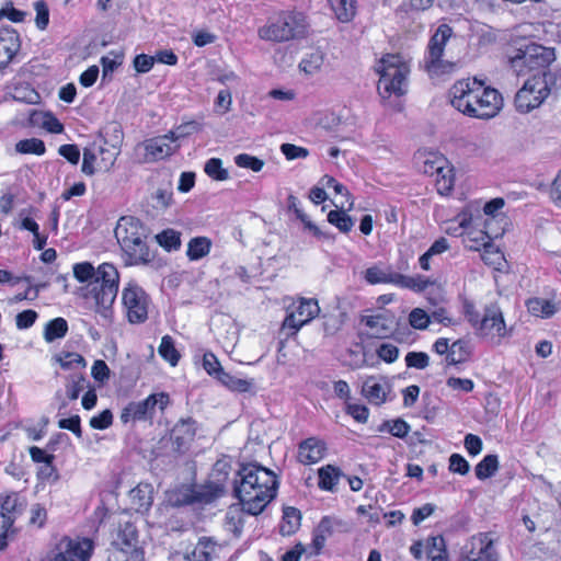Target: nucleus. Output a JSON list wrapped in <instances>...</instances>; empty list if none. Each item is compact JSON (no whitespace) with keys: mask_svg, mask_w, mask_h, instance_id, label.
Listing matches in <instances>:
<instances>
[{"mask_svg":"<svg viewBox=\"0 0 561 561\" xmlns=\"http://www.w3.org/2000/svg\"><path fill=\"white\" fill-rule=\"evenodd\" d=\"M450 104L460 113L474 118L494 117L503 105L500 92L485 87L478 79H462L454 83L449 90Z\"/></svg>","mask_w":561,"mask_h":561,"instance_id":"obj_1","label":"nucleus"},{"mask_svg":"<svg viewBox=\"0 0 561 561\" xmlns=\"http://www.w3.org/2000/svg\"><path fill=\"white\" fill-rule=\"evenodd\" d=\"M99 284H93L84 295L91 301V309L103 325L114 320V302L118 294L119 272L113 263H102Z\"/></svg>","mask_w":561,"mask_h":561,"instance_id":"obj_2","label":"nucleus"},{"mask_svg":"<svg viewBox=\"0 0 561 561\" xmlns=\"http://www.w3.org/2000/svg\"><path fill=\"white\" fill-rule=\"evenodd\" d=\"M115 237L125 255L126 265L147 264L151 254L147 244V229L133 216L119 218L115 227Z\"/></svg>","mask_w":561,"mask_h":561,"instance_id":"obj_3","label":"nucleus"},{"mask_svg":"<svg viewBox=\"0 0 561 561\" xmlns=\"http://www.w3.org/2000/svg\"><path fill=\"white\" fill-rule=\"evenodd\" d=\"M278 481L275 473L259 465L248 461V515H259L276 496Z\"/></svg>","mask_w":561,"mask_h":561,"instance_id":"obj_4","label":"nucleus"},{"mask_svg":"<svg viewBox=\"0 0 561 561\" xmlns=\"http://www.w3.org/2000/svg\"><path fill=\"white\" fill-rule=\"evenodd\" d=\"M556 59L554 49L529 42L512 48L507 54L510 68L516 76H526L531 71L542 72Z\"/></svg>","mask_w":561,"mask_h":561,"instance_id":"obj_5","label":"nucleus"},{"mask_svg":"<svg viewBox=\"0 0 561 561\" xmlns=\"http://www.w3.org/2000/svg\"><path fill=\"white\" fill-rule=\"evenodd\" d=\"M379 73L378 92L382 98L392 94L403 95L407 92L409 65L400 55H386L376 66Z\"/></svg>","mask_w":561,"mask_h":561,"instance_id":"obj_6","label":"nucleus"},{"mask_svg":"<svg viewBox=\"0 0 561 561\" xmlns=\"http://www.w3.org/2000/svg\"><path fill=\"white\" fill-rule=\"evenodd\" d=\"M307 18L298 11H285L259 28V36L265 41L287 42L304 37L308 31Z\"/></svg>","mask_w":561,"mask_h":561,"instance_id":"obj_7","label":"nucleus"},{"mask_svg":"<svg viewBox=\"0 0 561 561\" xmlns=\"http://www.w3.org/2000/svg\"><path fill=\"white\" fill-rule=\"evenodd\" d=\"M121 144L122 137L116 135L111 144L104 140L102 144L94 142L85 148L81 171L85 175H93L98 171H110L121 152Z\"/></svg>","mask_w":561,"mask_h":561,"instance_id":"obj_8","label":"nucleus"},{"mask_svg":"<svg viewBox=\"0 0 561 561\" xmlns=\"http://www.w3.org/2000/svg\"><path fill=\"white\" fill-rule=\"evenodd\" d=\"M123 313L131 324L144 323L148 319L150 297L135 280H128L121 291Z\"/></svg>","mask_w":561,"mask_h":561,"instance_id":"obj_9","label":"nucleus"},{"mask_svg":"<svg viewBox=\"0 0 561 561\" xmlns=\"http://www.w3.org/2000/svg\"><path fill=\"white\" fill-rule=\"evenodd\" d=\"M453 35V28L447 24H440L432 35L427 54L423 60V67L431 76H440L451 69V64L443 60L445 45Z\"/></svg>","mask_w":561,"mask_h":561,"instance_id":"obj_10","label":"nucleus"},{"mask_svg":"<svg viewBox=\"0 0 561 561\" xmlns=\"http://www.w3.org/2000/svg\"><path fill=\"white\" fill-rule=\"evenodd\" d=\"M365 280L370 285L376 284H392L397 287L411 289L414 291H423L432 283L424 276H407L391 268H381L378 265L368 267L364 274Z\"/></svg>","mask_w":561,"mask_h":561,"instance_id":"obj_11","label":"nucleus"},{"mask_svg":"<svg viewBox=\"0 0 561 561\" xmlns=\"http://www.w3.org/2000/svg\"><path fill=\"white\" fill-rule=\"evenodd\" d=\"M94 542L84 537H62L46 556V561H90Z\"/></svg>","mask_w":561,"mask_h":561,"instance_id":"obj_12","label":"nucleus"},{"mask_svg":"<svg viewBox=\"0 0 561 561\" xmlns=\"http://www.w3.org/2000/svg\"><path fill=\"white\" fill-rule=\"evenodd\" d=\"M550 88L545 76H534L517 91L514 104L517 112L526 114L539 107L549 96Z\"/></svg>","mask_w":561,"mask_h":561,"instance_id":"obj_13","label":"nucleus"},{"mask_svg":"<svg viewBox=\"0 0 561 561\" xmlns=\"http://www.w3.org/2000/svg\"><path fill=\"white\" fill-rule=\"evenodd\" d=\"M170 403L165 392L150 394L145 400L128 403L121 413V421L125 424L135 421H147L154 414L156 409L163 411Z\"/></svg>","mask_w":561,"mask_h":561,"instance_id":"obj_14","label":"nucleus"},{"mask_svg":"<svg viewBox=\"0 0 561 561\" xmlns=\"http://www.w3.org/2000/svg\"><path fill=\"white\" fill-rule=\"evenodd\" d=\"M423 172L435 176V185L440 195H447L454 187V168L442 154L431 153L424 161Z\"/></svg>","mask_w":561,"mask_h":561,"instance_id":"obj_15","label":"nucleus"},{"mask_svg":"<svg viewBox=\"0 0 561 561\" xmlns=\"http://www.w3.org/2000/svg\"><path fill=\"white\" fill-rule=\"evenodd\" d=\"M320 312L318 301L312 298H300L298 305L288 312L282 324V333L295 335L301 327L313 320Z\"/></svg>","mask_w":561,"mask_h":561,"instance_id":"obj_16","label":"nucleus"},{"mask_svg":"<svg viewBox=\"0 0 561 561\" xmlns=\"http://www.w3.org/2000/svg\"><path fill=\"white\" fill-rule=\"evenodd\" d=\"M499 554L490 534L472 536L465 546L460 561H497Z\"/></svg>","mask_w":561,"mask_h":561,"instance_id":"obj_17","label":"nucleus"},{"mask_svg":"<svg viewBox=\"0 0 561 561\" xmlns=\"http://www.w3.org/2000/svg\"><path fill=\"white\" fill-rule=\"evenodd\" d=\"M244 470V465H241L240 470L238 471V479L236 480L233 486L234 497L239 502L237 504H232L229 507L225 523L227 530L231 531L238 537L241 536L244 528V500L242 496V486L245 483V474H243Z\"/></svg>","mask_w":561,"mask_h":561,"instance_id":"obj_18","label":"nucleus"},{"mask_svg":"<svg viewBox=\"0 0 561 561\" xmlns=\"http://www.w3.org/2000/svg\"><path fill=\"white\" fill-rule=\"evenodd\" d=\"M145 150V161L153 162L170 157L180 148L179 142H174L171 136H159L146 140L142 144Z\"/></svg>","mask_w":561,"mask_h":561,"instance_id":"obj_19","label":"nucleus"},{"mask_svg":"<svg viewBox=\"0 0 561 561\" xmlns=\"http://www.w3.org/2000/svg\"><path fill=\"white\" fill-rule=\"evenodd\" d=\"M362 323L369 329L368 336L386 339L393 332L396 318L391 312L383 310L376 314L363 317Z\"/></svg>","mask_w":561,"mask_h":561,"instance_id":"obj_20","label":"nucleus"},{"mask_svg":"<svg viewBox=\"0 0 561 561\" xmlns=\"http://www.w3.org/2000/svg\"><path fill=\"white\" fill-rule=\"evenodd\" d=\"M390 391L391 385L389 380L382 376H369L362 386V394L369 403L375 405L385 403Z\"/></svg>","mask_w":561,"mask_h":561,"instance_id":"obj_21","label":"nucleus"},{"mask_svg":"<svg viewBox=\"0 0 561 561\" xmlns=\"http://www.w3.org/2000/svg\"><path fill=\"white\" fill-rule=\"evenodd\" d=\"M478 330L485 336L503 337L506 335V325L499 307L492 305L485 308Z\"/></svg>","mask_w":561,"mask_h":561,"instance_id":"obj_22","label":"nucleus"},{"mask_svg":"<svg viewBox=\"0 0 561 561\" xmlns=\"http://www.w3.org/2000/svg\"><path fill=\"white\" fill-rule=\"evenodd\" d=\"M19 34L13 28H0V69L5 68L20 50Z\"/></svg>","mask_w":561,"mask_h":561,"instance_id":"obj_23","label":"nucleus"},{"mask_svg":"<svg viewBox=\"0 0 561 561\" xmlns=\"http://www.w3.org/2000/svg\"><path fill=\"white\" fill-rule=\"evenodd\" d=\"M479 234V238L473 239V241L477 242V247L472 248L474 250H480V247H482V261L486 265L492 266L495 270H500L504 261L503 253L492 244V237L489 234V232L480 231Z\"/></svg>","mask_w":561,"mask_h":561,"instance_id":"obj_24","label":"nucleus"},{"mask_svg":"<svg viewBox=\"0 0 561 561\" xmlns=\"http://www.w3.org/2000/svg\"><path fill=\"white\" fill-rule=\"evenodd\" d=\"M325 451L324 442L316 437H309L299 444L298 460L302 465L317 463L325 456Z\"/></svg>","mask_w":561,"mask_h":561,"instance_id":"obj_25","label":"nucleus"},{"mask_svg":"<svg viewBox=\"0 0 561 561\" xmlns=\"http://www.w3.org/2000/svg\"><path fill=\"white\" fill-rule=\"evenodd\" d=\"M193 490V503L208 504L217 500L224 494V486L219 482H207L198 485Z\"/></svg>","mask_w":561,"mask_h":561,"instance_id":"obj_26","label":"nucleus"},{"mask_svg":"<svg viewBox=\"0 0 561 561\" xmlns=\"http://www.w3.org/2000/svg\"><path fill=\"white\" fill-rule=\"evenodd\" d=\"M30 121L32 125L39 126L51 134H61L64 131V125L49 112L33 111L30 114Z\"/></svg>","mask_w":561,"mask_h":561,"instance_id":"obj_27","label":"nucleus"},{"mask_svg":"<svg viewBox=\"0 0 561 561\" xmlns=\"http://www.w3.org/2000/svg\"><path fill=\"white\" fill-rule=\"evenodd\" d=\"M53 359L65 370L82 371L87 367V360L76 352L60 351Z\"/></svg>","mask_w":561,"mask_h":561,"instance_id":"obj_28","label":"nucleus"},{"mask_svg":"<svg viewBox=\"0 0 561 561\" xmlns=\"http://www.w3.org/2000/svg\"><path fill=\"white\" fill-rule=\"evenodd\" d=\"M100 271L101 264L98 267H94L90 262L87 261L76 263L72 266L73 277L79 283H88L90 286L96 283L99 284Z\"/></svg>","mask_w":561,"mask_h":561,"instance_id":"obj_29","label":"nucleus"},{"mask_svg":"<svg viewBox=\"0 0 561 561\" xmlns=\"http://www.w3.org/2000/svg\"><path fill=\"white\" fill-rule=\"evenodd\" d=\"M301 514L296 507H285L283 511V518L279 525V533L283 536L294 535L300 527Z\"/></svg>","mask_w":561,"mask_h":561,"instance_id":"obj_30","label":"nucleus"},{"mask_svg":"<svg viewBox=\"0 0 561 561\" xmlns=\"http://www.w3.org/2000/svg\"><path fill=\"white\" fill-rule=\"evenodd\" d=\"M435 0H408L403 1L396 10L400 19L414 18L421 12L433 7Z\"/></svg>","mask_w":561,"mask_h":561,"instance_id":"obj_31","label":"nucleus"},{"mask_svg":"<svg viewBox=\"0 0 561 561\" xmlns=\"http://www.w3.org/2000/svg\"><path fill=\"white\" fill-rule=\"evenodd\" d=\"M325 59V54L321 49H313L307 53L299 62V68L308 76L318 73Z\"/></svg>","mask_w":561,"mask_h":561,"instance_id":"obj_32","label":"nucleus"},{"mask_svg":"<svg viewBox=\"0 0 561 561\" xmlns=\"http://www.w3.org/2000/svg\"><path fill=\"white\" fill-rule=\"evenodd\" d=\"M319 482L318 485L321 490L331 491L335 490L339 480L342 476L341 470L332 465H327L318 471Z\"/></svg>","mask_w":561,"mask_h":561,"instance_id":"obj_33","label":"nucleus"},{"mask_svg":"<svg viewBox=\"0 0 561 561\" xmlns=\"http://www.w3.org/2000/svg\"><path fill=\"white\" fill-rule=\"evenodd\" d=\"M153 488L149 483H139L129 492V497L137 510L148 508L152 503Z\"/></svg>","mask_w":561,"mask_h":561,"instance_id":"obj_34","label":"nucleus"},{"mask_svg":"<svg viewBox=\"0 0 561 561\" xmlns=\"http://www.w3.org/2000/svg\"><path fill=\"white\" fill-rule=\"evenodd\" d=\"M211 244L207 237L192 238L187 244L186 255L191 261H198L209 254Z\"/></svg>","mask_w":561,"mask_h":561,"instance_id":"obj_35","label":"nucleus"},{"mask_svg":"<svg viewBox=\"0 0 561 561\" xmlns=\"http://www.w3.org/2000/svg\"><path fill=\"white\" fill-rule=\"evenodd\" d=\"M471 355V347L468 341L457 340L450 345L448 356H446L447 365H458L467 362Z\"/></svg>","mask_w":561,"mask_h":561,"instance_id":"obj_36","label":"nucleus"},{"mask_svg":"<svg viewBox=\"0 0 561 561\" xmlns=\"http://www.w3.org/2000/svg\"><path fill=\"white\" fill-rule=\"evenodd\" d=\"M528 311L536 317L550 318L557 312V306L543 298H530L526 301Z\"/></svg>","mask_w":561,"mask_h":561,"instance_id":"obj_37","label":"nucleus"},{"mask_svg":"<svg viewBox=\"0 0 561 561\" xmlns=\"http://www.w3.org/2000/svg\"><path fill=\"white\" fill-rule=\"evenodd\" d=\"M68 322L66 319L58 317L48 321L44 328V340L47 343H51L56 340H60L66 336L68 332Z\"/></svg>","mask_w":561,"mask_h":561,"instance_id":"obj_38","label":"nucleus"},{"mask_svg":"<svg viewBox=\"0 0 561 561\" xmlns=\"http://www.w3.org/2000/svg\"><path fill=\"white\" fill-rule=\"evenodd\" d=\"M341 209L331 210L328 214V221L335 226L341 232L347 233L352 230L354 226L353 219L345 213L344 203H340V205H335Z\"/></svg>","mask_w":561,"mask_h":561,"instance_id":"obj_39","label":"nucleus"},{"mask_svg":"<svg viewBox=\"0 0 561 561\" xmlns=\"http://www.w3.org/2000/svg\"><path fill=\"white\" fill-rule=\"evenodd\" d=\"M193 490L187 485H182L165 493V502L171 506H182L193 503Z\"/></svg>","mask_w":561,"mask_h":561,"instance_id":"obj_40","label":"nucleus"},{"mask_svg":"<svg viewBox=\"0 0 561 561\" xmlns=\"http://www.w3.org/2000/svg\"><path fill=\"white\" fill-rule=\"evenodd\" d=\"M329 2L339 21L350 22L355 16V0H329Z\"/></svg>","mask_w":561,"mask_h":561,"instance_id":"obj_41","label":"nucleus"},{"mask_svg":"<svg viewBox=\"0 0 561 561\" xmlns=\"http://www.w3.org/2000/svg\"><path fill=\"white\" fill-rule=\"evenodd\" d=\"M127 529L123 531L122 537H126L121 545V552L130 554L129 559L126 561H140L142 559V553L137 547V535L134 529H129L128 534H126Z\"/></svg>","mask_w":561,"mask_h":561,"instance_id":"obj_42","label":"nucleus"},{"mask_svg":"<svg viewBox=\"0 0 561 561\" xmlns=\"http://www.w3.org/2000/svg\"><path fill=\"white\" fill-rule=\"evenodd\" d=\"M427 558L432 561H447L445 540L442 536L427 538L425 542Z\"/></svg>","mask_w":561,"mask_h":561,"instance_id":"obj_43","label":"nucleus"},{"mask_svg":"<svg viewBox=\"0 0 561 561\" xmlns=\"http://www.w3.org/2000/svg\"><path fill=\"white\" fill-rule=\"evenodd\" d=\"M159 355L171 366H176L180 360V353L175 348L174 340L170 335H164L158 347Z\"/></svg>","mask_w":561,"mask_h":561,"instance_id":"obj_44","label":"nucleus"},{"mask_svg":"<svg viewBox=\"0 0 561 561\" xmlns=\"http://www.w3.org/2000/svg\"><path fill=\"white\" fill-rule=\"evenodd\" d=\"M20 499L16 493L0 494V515L16 519L20 507Z\"/></svg>","mask_w":561,"mask_h":561,"instance_id":"obj_45","label":"nucleus"},{"mask_svg":"<svg viewBox=\"0 0 561 561\" xmlns=\"http://www.w3.org/2000/svg\"><path fill=\"white\" fill-rule=\"evenodd\" d=\"M499 469V457L496 455H486L476 466L474 472L479 480H485L495 474Z\"/></svg>","mask_w":561,"mask_h":561,"instance_id":"obj_46","label":"nucleus"},{"mask_svg":"<svg viewBox=\"0 0 561 561\" xmlns=\"http://www.w3.org/2000/svg\"><path fill=\"white\" fill-rule=\"evenodd\" d=\"M216 551V545L209 539H202L187 556L190 561H210Z\"/></svg>","mask_w":561,"mask_h":561,"instance_id":"obj_47","label":"nucleus"},{"mask_svg":"<svg viewBox=\"0 0 561 561\" xmlns=\"http://www.w3.org/2000/svg\"><path fill=\"white\" fill-rule=\"evenodd\" d=\"M331 533V520L329 517H323L319 523L312 539V549L313 551L310 553L311 556H317L320 553L321 549L324 547L327 540V534Z\"/></svg>","mask_w":561,"mask_h":561,"instance_id":"obj_48","label":"nucleus"},{"mask_svg":"<svg viewBox=\"0 0 561 561\" xmlns=\"http://www.w3.org/2000/svg\"><path fill=\"white\" fill-rule=\"evenodd\" d=\"M15 150L22 154L43 156L46 151L45 144L38 138L23 139L16 142Z\"/></svg>","mask_w":561,"mask_h":561,"instance_id":"obj_49","label":"nucleus"},{"mask_svg":"<svg viewBox=\"0 0 561 561\" xmlns=\"http://www.w3.org/2000/svg\"><path fill=\"white\" fill-rule=\"evenodd\" d=\"M89 381L82 375H73L66 385V394L70 400H77L82 391L89 387Z\"/></svg>","mask_w":561,"mask_h":561,"instance_id":"obj_50","label":"nucleus"},{"mask_svg":"<svg viewBox=\"0 0 561 561\" xmlns=\"http://www.w3.org/2000/svg\"><path fill=\"white\" fill-rule=\"evenodd\" d=\"M205 173L216 181H225L228 179V171L222 168V162L218 158H211L206 161L204 167Z\"/></svg>","mask_w":561,"mask_h":561,"instance_id":"obj_51","label":"nucleus"},{"mask_svg":"<svg viewBox=\"0 0 561 561\" xmlns=\"http://www.w3.org/2000/svg\"><path fill=\"white\" fill-rule=\"evenodd\" d=\"M158 243L168 251L176 250L181 245L180 233L172 229H167L157 234Z\"/></svg>","mask_w":561,"mask_h":561,"instance_id":"obj_52","label":"nucleus"},{"mask_svg":"<svg viewBox=\"0 0 561 561\" xmlns=\"http://www.w3.org/2000/svg\"><path fill=\"white\" fill-rule=\"evenodd\" d=\"M383 431H388L398 438H404L410 432V425L401 419L394 420L393 422L387 421L379 427V432Z\"/></svg>","mask_w":561,"mask_h":561,"instance_id":"obj_53","label":"nucleus"},{"mask_svg":"<svg viewBox=\"0 0 561 561\" xmlns=\"http://www.w3.org/2000/svg\"><path fill=\"white\" fill-rule=\"evenodd\" d=\"M431 322L430 313L422 308H414L409 313V323L415 330L427 329Z\"/></svg>","mask_w":561,"mask_h":561,"instance_id":"obj_54","label":"nucleus"},{"mask_svg":"<svg viewBox=\"0 0 561 561\" xmlns=\"http://www.w3.org/2000/svg\"><path fill=\"white\" fill-rule=\"evenodd\" d=\"M198 130L199 125L196 122H187L170 130L167 136H171V139H173L174 142H178L180 139L185 138Z\"/></svg>","mask_w":561,"mask_h":561,"instance_id":"obj_55","label":"nucleus"},{"mask_svg":"<svg viewBox=\"0 0 561 561\" xmlns=\"http://www.w3.org/2000/svg\"><path fill=\"white\" fill-rule=\"evenodd\" d=\"M14 523L11 517L0 515V550H4L8 540L14 535Z\"/></svg>","mask_w":561,"mask_h":561,"instance_id":"obj_56","label":"nucleus"},{"mask_svg":"<svg viewBox=\"0 0 561 561\" xmlns=\"http://www.w3.org/2000/svg\"><path fill=\"white\" fill-rule=\"evenodd\" d=\"M111 370L107 364L102 359H96L91 367L92 378L100 385H104L110 379Z\"/></svg>","mask_w":561,"mask_h":561,"instance_id":"obj_57","label":"nucleus"},{"mask_svg":"<svg viewBox=\"0 0 561 561\" xmlns=\"http://www.w3.org/2000/svg\"><path fill=\"white\" fill-rule=\"evenodd\" d=\"M405 364L410 368L425 369L430 365V357L424 352H409L405 355Z\"/></svg>","mask_w":561,"mask_h":561,"instance_id":"obj_58","label":"nucleus"},{"mask_svg":"<svg viewBox=\"0 0 561 561\" xmlns=\"http://www.w3.org/2000/svg\"><path fill=\"white\" fill-rule=\"evenodd\" d=\"M225 387L231 391L243 392L245 391V381L241 378H236L228 373L220 371L218 379Z\"/></svg>","mask_w":561,"mask_h":561,"instance_id":"obj_59","label":"nucleus"},{"mask_svg":"<svg viewBox=\"0 0 561 561\" xmlns=\"http://www.w3.org/2000/svg\"><path fill=\"white\" fill-rule=\"evenodd\" d=\"M376 352L380 359L389 364L396 362L399 356V348L392 343H381Z\"/></svg>","mask_w":561,"mask_h":561,"instance_id":"obj_60","label":"nucleus"},{"mask_svg":"<svg viewBox=\"0 0 561 561\" xmlns=\"http://www.w3.org/2000/svg\"><path fill=\"white\" fill-rule=\"evenodd\" d=\"M34 10L36 12V26L43 31L47 27L49 22L48 5L44 1H37L34 3Z\"/></svg>","mask_w":561,"mask_h":561,"instance_id":"obj_61","label":"nucleus"},{"mask_svg":"<svg viewBox=\"0 0 561 561\" xmlns=\"http://www.w3.org/2000/svg\"><path fill=\"white\" fill-rule=\"evenodd\" d=\"M203 367L208 375L218 379L220 371H224L217 357L213 353H205L203 356Z\"/></svg>","mask_w":561,"mask_h":561,"instance_id":"obj_62","label":"nucleus"},{"mask_svg":"<svg viewBox=\"0 0 561 561\" xmlns=\"http://www.w3.org/2000/svg\"><path fill=\"white\" fill-rule=\"evenodd\" d=\"M280 151L287 160L305 159L309 154V151L306 148L298 147L293 144H283L280 146Z\"/></svg>","mask_w":561,"mask_h":561,"instance_id":"obj_63","label":"nucleus"},{"mask_svg":"<svg viewBox=\"0 0 561 561\" xmlns=\"http://www.w3.org/2000/svg\"><path fill=\"white\" fill-rule=\"evenodd\" d=\"M154 62L153 56L139 54L134 58L133 65L137 73H147L152 69Z\"/></svg>","mask_w":561,"mask_h":561,"instance_id":"obj_64","label":"nucleus"}]
</instances>
